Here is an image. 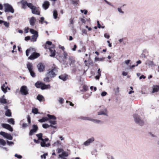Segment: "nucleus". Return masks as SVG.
Returning a JSON list of instances; mask_svg holds the SVG:
<instances>
[{
	"instance_id": "9",
	"label": "nucleus",
	"mask_w": 159,
	"mask_h": 159,
	"mask_svg": "<svg viewBox=\"0 0 159 159\" xmlns=\"http://www.w3.org/2000/svg\"><path fill=\"white\" fill-rule=\"evenodd\" d=\"M98 115H104L107 116H108V112L106 109H104L99 111L98 112Z\"/></svg>"
},
{
	"instance_id": "54",
	"label": "nucleus",
	"mask_w": 159,
	"mask_h": 159,
	"mask_svg": "<svg viewBox=\"0 0 159 159\" xmlns=\"http://www.w3.org/2000/svg\"><path fill=\"white\" fill-rule=\"evenodd\" d=\"M47 155V154L45 153L43 154V155H42L41 156V158H44V159H46V156Z\"/></svg>"
},
{
	"instance_id": "36",
	"label": "nucleus",
	"mask_w": 159,
	"mask_h": 159,
	"mask_svg": "<svg viewBox=\"0 0 159 159\" xmlns=\"http://www.w3.org/2000/svg\"><path fill=\"white\" fill-rule=\"evenodd\" d=\"M7 121L8 123L11 124L13 125L15 124V121L14 120L13 118H10Z\"/></svg>"
},
{
	"instance_id": "45",
	"label": "nucleus",
	"mask_w": 159,
	"mask_h": 159,
	"mask_svg": "<svg viewBox=\"0 0 159 159\" xmlns=\"http://www.w3.org/2000/svg\"><path fill=\"white\" fill-rule=\"evenodd\" d=\"M69 59L70 60V64H72L73 63H74L75 61L73 58V57H69Z\"/></svg>"
},
{
	"instance_id": "32",
	"label": "nucleus",
	"mask_w": 159,
	"mask_h": 159,
	"mask_svg": "<svg viewBox=\"0 0 159 159\" xmlns=\"http://www.w3.org/2000/svg\"><path fill=\"white\" fill-rule=\"evenodd\" d=\"M37 99L39 101L41 102L44 99V97L42 95L39 94L37 96Z\"/></svg>"
},
{
	"instance_id": "19",
	"label": "nucleus",
	"mask_w": 159,
	"mask_h": 159,
	"mask_svg": "<svg viewBox=\"0 0 159 159\" xmlns=\"http://www.w3.org/2000/svg\"><path fill=\"white\" fill-rule=\"evenodd\" d=\"M67 75H66V74H64L59 76V78L63 81H65L67 79Z\"/></svg>"
},
{
	"instance_id": "18",
	"label": "nucleus",
	"mask_w": 159,
	"mask_h": 159,
	"mask_svg": "<svg viewBox=\"0 0 159 159\" xmlns=\"http://www.w3.org/2000/svg\"><path fill=\"white\" fill-rule=\"evenodd\" d=\"M159 91V86L154 85L152 87V93L157 92Z\"/></svg>"
},
{
	"instance_id": "37",
	"label": "nucleus",
	"mask_w": 159,
	"mask_h": 159,
	"mask_svg": "<svg viewBox=\"0 0 159 159\" xmlns=\"http://www.w3.org/2000/svg\"><path fill=\"white\" fill-rule=\"evenodd\" d=\"M30 32L32 34L34 35L38 34V33L37 31L35 30L32 29H30Z\"/></svg>"
},
{
	"instance_id": "50",
	"label": "nucleus",
	"mask_w": 159,
	"mask_h": 159,
	"mask_svg": "<svg viewBox=\"0 0 159 159\" xmlns=\"http://www.w3.org/2000/svg\"><path fill=\"white\" fill-rule=\"evenodd\" d=\"M118 11L121 14H123L124 12L120 8H117Z\"/></svg>"
},
{
	"instance_id": "34",
	"label": "nucleus",
	"mask_w": 159,
	"mask_h": 159,
	"mask_svg": "<svg viewBox=\"0 0 159 159\" xmlns=\"http://www.w3.org/2000/svg\"><path fill=\"white\" fill-rule=\"evenodd\" d=\"M57 12L56 10H54L53 12V16L54 18L56 19L57 17Z\"/></svg>"
},
{
	"instance_id": "56",
	"label": "nucleus",
	"mask_w": 159,
	"mask_h": 159,
	"mask_svg": "<svg viewBox=\"0 0 159 159\" xmlns=\"http://www.w3.org/2000/svg\"><path fill=\"white\" fill-rule=\"evenodd\" d=\"M63 99L62 98H60L59 99V102L61 103L62 104L63 103Z\"/></svg>"
},
{
	"instance_id": "28",
	"label": "nucleus",
	"mask_w": 159,
	"mask_h": 159,
	"mask_svg": "<svg viewBox=\"0 0 159 159\" xmlns=\"http://www.w3.org/2000/svg\"><path fill=\"white\" fill-rule=\"evenodd\" d=\"M38 37V34L36 35H33L32 36L31 41L33 42H35Z\"/></svg>"
},
{
	"instance_id": "47",
	"label": "nucleus",
	"mask_w": 159,
	"mask_h": 159,
	"mask_svg": "<svg viewBox=\"0 0 159 159\" xmlns=\"http://www.w3.org/2000/svg\"><path fill=\"white\" fill-rule=\"evenodd\" d=\"M63 55L64 58L66 59L67 58V57L68 56V54L66 52L64 51Z\"/></svg>"
},
{
	"instance_id": "35",
	"label": "nucleus",
	"mask_w": 159,
	"mask_h": 159,
	"mask_svg": "<svg viewBox=\"0 0 159 159\" xmlns=\"http://www.w3.org/2000/svg\"><path fill=\"white\" fill-rule=\"evenodd\" d=\"M36 136L38 138V140H43V139L42 138V134L40 133L36 134Z\"/></svg>"
},
{
	"instance_id": "8",
	"label": "nucleus",
	"mask_w": 159,
	"mask_h": 159,
	"mask_svg": "<svg viewBox=\"0 0 159 159\" xmlns=\"http://www.w3.org/2000/svg\"><path fill=\"white\" fill-rule=\"evenodd\" d=\"M32 127L33 129L30 131L29 135L30 136L32 135L34 133L36 132L38 129V127L36 125H33Z\"/></svg>"
},
{
	"instance_id": "44",
	"label": "nucleus",
	"mask_w": 159,
	"mask_h": 159,
	"mask_svg": "<svg viewBox=\"0 0 159 159\" xmlns=\"http://www.w3.org/2000/svg\"><path fill=\"white\" fill-rule=\"evenodd\" d=\"M114 91L116 94H117L119 92V87H116L114 89Z\"/></svg>"
},
{
	"instance_id": "25",
	"label": "nucleus",
	"mask_w": 159,
	"mask_h": 159,
	"mask_svg": "<svg viewBox=\"0 0 159 159\" xmlns=\"http://www.w3.org/2000/svg\"><path fill=\"white\" fill-rule=\"evenodd\" d=\"M47 116L48 119H49V120H55L57 119V118L54 115L48 114L47 115Z\"/></svg>"
},
{
	"instance_id": "52",
	"label": "nucleus",
	"mask_w": 159,
	"mask_h": 159,
	"mask_svg": "<svg viewBox=\"0 0 159 159\" xmlns=\"http://www.w3.org/2000/svg\"><path fill=\"white\" fill-rule=\"evenodd\" d=\"M43 80L45 82H48L50 81L49 77H46L43 79Z\"/></svg>"
},
{
	"instance_id": "2",
	"label": "nucleus",
	"mask_w": 159,
	"mask_h": 159,
	"mask_svg": "<svg viewBox=\"0 0 159 159\" xmlns=\"http://www.w3.org/2000/svg\"><path fill=\"white\" fill-rule=\"evenodd\" d=\"M133 117L135 122L140 126H143L145 123L144 118L142 115L140 116L137 114L133 115Z\"/></svg>"
},
{
	"instance_id": "59",
	"label": "nucleus",
	"mask_w": 159,
	"mask_h": 159,
	"mask_svg": "<svg viewBox=\"0 0 159 159\" xmlns=\"http://www.w3.org/2000/svg\"><path fill=\"white\" fill-rule=\"evenodd\" d=\"M44 18L43 17H41L40 18V20L39 21V22L41 24L43 23V22L44 20Z\"/></svg>"
},
{
	"instance_id": "33",
	"label": "nucleus",
	"mask_w": 159,
	"mask_h": 159,
	"mask_svg": "<svg viewBox=\"0 0 159 159\" xmlns=\"http://www.w3.org/2000/svg\"><path fill=\"white\" fill-rule=\"evenodd\" d=\"M5 115L6 116L10 117L11 116V112L10 110H7L6 111Z\"/></svg>"
},
{
	"instance_id": "63",
	"label": "nucleus",
	"mask_w": 159,
	"mask_h": 159,
	"mask_svg": "<svg viewBox=\"0 0 159 159\" xmlns=\"http://www.w3.org/2000/svg\"><path fill=\"white\" fill-rule=\"evenodd\" d=\"M97 23L98 28H101V25L99 23V22L98 21Z\"/></svg>"
},
{
	"instance_id": "11",
	"label": "nucleus",
	"mask_w": 159,
	"mask_h": 159,
	"mask_svg": "<svg viewBox=\"0 0 159 159\" xmlns=\"http://www.w3.org/2000/svg\"><path fill=\"white\" fill-rule=\"evenodd\" d=\"M94 140V138L92 137L88 139L84 143V145L85 146H88L90 144V143L93 142Z\"/></svg>"
},
{
	"instance_id": "62",
	"label": "nucleus",
	"mask_w": 159,
	"mask_h": 159,
	"mask_svg": "<svg viewBox=\"0 0 159 159\" xmlns=\"http://www.w3.org/2000/svg\"><path fill=\"white\" fill-rule=\"evenodd\" d=\"M104 36L105 38L109 39L110 37L109 35L107 34H105L104 35Z\"/></svg>"
},
{
	"instance_id": "42",
	"label": "nucleus",
	"mask_w": 159,
	"mask_h": 159,
	"mask_svg": "<svg viewBox=\"0 0 159 159\" xmlns=\"http://www.w3.org/2000/svg\"><path fill=\"white\" fill-rule=\"evenodd\" d=\"M49 122L51 124V125H55L57 124V121L55 120H49Z\"/></svg>"
},
{
	"instance_id": "64",
	"label": "nucleus",
	"mask_w": 159,
	"mask_h": 159,
	"mask_svg": "<svg viewBox=\"0 0 159 159\" xmlns=\"http://www.w3.org/2000/svg\"><path fill=\"white\" fill-rule=\"evenodd\" d=\"M58 150V153H60L61 152H62L63 151V150L62 149H61V148H58L57 149Z\"/></svg>"
},
{
	"instance_id": "17",
	"label": "nucleus",
	"mask_w": 159,
	"mask_h": 159,
	"mask_svg": "<svg viewBox=\"0 0 159 159\" xmlns=\"http://www.w3.org/2000/svg\"><path fill=\"white\" fill-rule=\"evenodd\" d=\"M91 121L95 124H102L103 123V122L100 120L93 118L92 119Z\"/></svg>"
},
{
	"instance_id": "22",
	"label": "nucleus",
	"mask_w": 159,
	"mask_h": 159,
	"mask_svg": "<svg viewBox=\"0 0 159 159\" xmlns=\"http://www.w3.org/2000/svg\"><path fill=\"white\" fill-rule=\"evenodd\" d=\"M37 67L38 70H44V64L42 63H39L38 64Z\"/></svg>"
},
{
	"instance_id": "31",
	"label": "nucleus",
	"mask_w": 159,
	"mask_h": 159,
	"mask_svg": "<svg viewBox=\"0 0 159 159\" xmlns=\"http://www.w3.org/2000/svg\"><path fill=\"white\" fill-rule=\"evenodd\" d=\"M141 61L139 60L136 61V63H137L136 65H133L131 66L130 67V69H132L135 66H138V64H141Z\"/></svg>"
},
{
	"instance_id": "46",
	"label": "nucleus",
	"mask_w": 159,
	"mask_h": 159,
	"mask_svg": "<svg viewBox=\"0 0 159 159\" xmlns=\"http://www.w3.org/2000/svg\"><path fill=\"white\" fill-rule=\"evenodd\" d=\"M50 127V125L47 124H44L43 125V127L44 129H46Z\"/></svg>"
},
{
	"instance_id": "20",
	"label": "nucleus",
	"mask_w": 159,
	"mask_h": 159,
	"mask_svg": "<svg viewBox=\"0 0 159 159\" xmlns=\"http://www.w3.org/2000/svg\"><path fill=\"white\" fill-rule=\"evenodd\" d=\"M44 140V139H43V140H41V142L40 144L41 146L42 147H48L50 145V143H48V144H46L45 142L43 141Z\"/></svg>"
},
{
	"instance_id": "14",
	"label": "nucleus",
	"mask_w": 159,
	"mask_h": 159,
	"mask_svg": "<svg viewBox=\"0 0 159 159\" xmlns=\"http://www.w3.org/2000/svg\"><path fill=\"white\" fill-rule=\"evenodd\" d=\"M54 70H51L47 73V75L50 77H53L56 75V74L54 71Z\"/></svg>"
},
{
	"instance_id": "40",
	"label": "nucleus",
	"mask_w": 159,
	"mask_h": 159,
	"mask_svg": "<svg viewBox=\"0 0 159 159\" xmlns=\"http://www.w3.org/2000/svg\"><path fill=\"white\" fill-rule=\"evenodd\" d=\"M29 71L32 77H34L36 76L35 73L33 71V70H29Z\"/></svg>"
},
{
	"instance_id": "49",
	"label": "nucleus",
	"mask_w": 159,
	"mask_h": 159,
	"mask_svg": "<svg viewBox=\"0 0 159 159\" xmlns=\"http://www.w3.org/2000/svg\"><path fill=\"white\" fill-rule=\"evenodd\" d=\"M71 3L72 4L75 5L78 4V1H74L73 0H71Z\"/></svg>"
},
{
	"instance_id": "55",
	"label": "nucleus",
	"mask_w": 159,
	"mask_h": 159,
	"mask_svg": "<svg viewBox=\"0 0 159 159\" xmlns=\"http://www.w3.org/2000/svg\"><path fill=\"white\" fill-rule=\"evenodd\" d=\"M15 157L19 158H22V156L20 155H18L17 154L15 155Z\"/></svg>"
},
{
	"instance_id": "48",
	"label": "nucleus",
	"mask_w": 159,
	"mask_h": 159,
	"mask_svg": "<svg viewBox=\"0 0 159 159\" xmlns=\"http://www.w3.org/2000/svg\"><path fill=\"white\" fill-rule=\"evenodd\" d=\"M80 11L82 13H84V15L87 14V12H88L87 10H80Z\"/></svg>"
},
{
	"instance_id": "5",
	"label": "nucleus",
	"mask_w": 159,
	"mask_h": 159,
	"mask_svg": "<svg viewBox=\"0 0 159 159\" xmlns=\"http://www.w3.org/2000/svg\"><path fill=\"white\" fill-rule=\"evenodd\" d=\"M5 12H10L12 13H14V10L12 7L8 3L4 4Z\"/></svg>"
},
{
	"instance_id": "29",
	"label": "nucleus",
	"mask_w": 159,
	"mask_h": 159,
	"mask_svg": "<svg viewBox=\"0 0 159 159\" xmlns=\"http://www.w3.org/2000/svg\"><path fill=\"white\" fill-rule=\"evenodd\" d=\"M49 120V119L47 117H43L42 119L38 120L40 122H43Z\"/></svg>"
},
{
	"instance_id": "21",
	"label": "nucleus",
	"mask_w": 159,
	"mask_h": 159,
	"mask_svg": "<svg viewBox=\"0 0 159 159\" xmlns=\"http://www.w3.org/2000/svg\"><path fill=\"white\" fill-rule=\"evenodd\" d=\"M131 62V61L130 60H126L125 61V64L128 66V68L129 69H131L130 68V66L133 65L132 64Z\"/></svg>"
},
{
	"instance_id": "38",
	"label": "nucleus",
	"mask_w": 159,
	"mask_h": 159,
	"mask_svg": "<svg viewBox=\"0 0 159 159\" xmlns=\"http://www.w3.org/2000/svg\"><path fill=\"white\" fill-rule=\"evenodd\" d=\"M105 59V58L104 57H102V58H98L96 57L95 59V61H102Z\"/></svg>"
},
{
	"instance_id": "24",
	"label": "nucleus",
	"mask_w": 159,
	"mask_h": 159,
	"mask_svg": "<svg viewBox=\"0 0 159 159\" xmlns=\"http://www.w3.org/2000/svg\"><path fill=\"white\" fill-rule=\"evenodd\" d=\"M5 96L3 95L1 98H0V102L2 104H6L7 103V100L4 98Z\"/></svg>"
},
{
	"instance_id": "51",
	"label": "nucleus",
	"mask_w": 159,
	"mask_h": 159,
	"mask_svg": "<svg viewBox=\"0 0 159 159\" xmlns=\"http://www.w3.org/2000/svg\"><path fill=\"white\" fill-rule=\"evenodd\" d=\"M4 23V25H5V26L6 27H8L9 25V23L8 22H7L4 21V22H3Z\"/></svg>"
},
{
	"instance_id": "6",
	"label": "nucleus",
	"mask_w": 159,
	"mask_h": 159,
	"mask_svg": "<svg viewBox=\"0 0 159 159\" xmlns=\"http://www.w3.org/2000/svg\"><path fill=\"white\" fill-rule=\"evenodd\" d=\"M28 89L25 86H22L20 88V92L21 93L24 95H26L29 94Z\"/></svg>"
},
{
	"instance_id": "53",
	"label": "nucleus",
	"mask_w": 159,
	"mask_h": 159,
	"mask_svg": "<svg viewBox=\"0 0 159 159\" xmlns=\"http://www.w3.org/2000/svg\"><path fill=\"white\" fill-rule=\"evenodd\" d=\"M107 94V93L106 92L103 91L101 95L102 97H104L106 96Z\"/></svg>"
},
{
	"instance_id": "16",
	"label": "nucleus",
	"mask_w": 159,
	"mask_h": 159,
	"mask_svg": "<svg viewBox=\"0 0 159 159\" xmlns=\"http://www.w3.org/2000/svg\"><path fill=\"white\" fill-rule=\"evenodd\" d=\"M50 5L49 2L48 1H44L43 4V7L45 9H47Z\"/></svg>"
},
{
	"instance_id": "30",
	"label": "nucleus",
	"mask_w": 159,
	"mask_h": 159,
	"mask_svg": "<svg viewBox=\"0 0 159 159\" xmlns=\"http://www.w3.org/2000/svg\"><path fill=\"white\" fill-rule=\"evenodd\" d=\"M27 66L28 70H32L33 69V65L31 63H28L27 64Z\"/></svg>"
},
{
	"instance_id": "7",
	"label": "nucleus",
	"mask_w": 159,
	"mask_h": 159,
	"mask_svg": "<svg viewBox=\"0 0 159 159\" xmlns=\"http://www.w3.org/2000/svg\"><path fill=\"white\" fill-rule=\"evenodd\" d=\"M0 134L9 140H12V137L9 134L1 131L0 132Z\"/></svg>"
},
{
	"instance_id": "3",
	"label": "nucleus",
	"mask_w": 159,
	"mask_h": 159,
	"mask_svg": "<svg viewBox=\"0 0 159 159\" xmlns=\"http://www.w3.org/2000/svg\"><path fill=\"white\" fill-rule=\"evenodd\" d=\"M35 86L37 88H40L42 90L50 89L51 86L49 84H45L41 81H38L35 84Z\"/></svg>"
},
{
	"instance_id": "43",
	"label": "nucleus",
	"mask_w": 159,
	"mask_h": 159,
	"mask_svg": "<svg viewBox=\"0 0 159 159\" xmlns=\"http://www.w3.org/2000/svg\"><path fill=\"white\" fill-rule=\"evenodd\" d=\"M97 72L98 74V75H96L95 76V78L97 80H98L100 76L101 75V71H100V70H98Z\"/></svg>"
},
{
	"instance_id": "60",
	"label": "nucleus",
	"mask_w": 159,
	"mask_h": 159,
	"mask_svg": "<svg viewBox=\"0 0 159 159\" xmlns=\"http://www.w3.org/2000/svg\"><path fill=\"white\" fill-rule=\"evenodd\" d=\"M83 89L85 91H86L87 89H88V87H87V86H85V85H84L83 86Z\"/></svg>"
},
{
	"instance_id": "13",
	"label": "nucleus",
	"mask_w": 159,
	"mask_h": 159,
	"mask_svg": "<svg viewBox=\"0 0 159 159\" xmlns=\"http://www.w3.org/2000/svg\"><path fill=\"white\" fill-rule=\"evenodd\" d=\"M29 22L30 25L33 26L36 21V19L34 17H32L29 19Z\"/></svg>"
},
{
	"instance_id": "15",
	"label": "nucleus",
	"mask_w": 159,
	"mask_h": 159,
	"mask_svg": "<svg viewBox=\"0 0 159 159\" xmlns=\"http://www.w3.org/2000/svg\"><path fill=\"white\" fill-rule=\"evenodd\" d=\"M21 3L22 5V7L24 9H25L26 8V6H27L29 7V4H32L30 3H27L26 1L24 0H22L20 2Z\"/></svg>"
},
{
	"instance_id": "12",
	"label": "nucleus",
	"mask_w": 159,
	"mask_h": 159,
	"mask_svg": "<svg viewBox=\"0 0 159 159\" xmlns=\"http://www.w3.org/2000/svg\"><path fill=\"white\" fill-rule=\"evenodd\" d=\"M2 90L4 93H6L7 91V90H10V88L7 86H6L5 84H3L1 87Z\"/></svg>"
},
{
	"instance_id": "41",
	"label": "nucleus",
	"mask_w": 159,
	"mask_h": 159,
	"mask_svg": "<svg viewBox=\"0 0 159 159\" xmlns=\"http://www.w3.org/2000/svg\"><path fill=\"white\" fill-rule=\"evenodd\" d=\"M6 144L5 141L2 139H0V144L4 146Z\"/></svg>"
},
{
	"instance_id": "39",
	"label": "nucleus",
	"mask_w": 159,
	"mask_h": 159,
	"mask_svg": "<svg viewBox=\"0 0 159 159\" xmlns=\"http://www.w3.org/2000/svg\"><path fill=\"white\" fill-rule=\"evenodd\" d=\"M32 112L35 114L38 113V109L35 108H32Z\"/></svg>"
},
{
	"instance_id": "58",
	"label": "nucleus",
	"mask_w": 159,
	"mask_h": 159,
	"mask_svg": "<svg viewBox=\"0 0 159 159\" xmlns=\"http://www.w3.org/2000/svg\"><path fill=\"white\" fill-rule=\"evenodd\" d=\"M28 126V125L27 124V123H24L22 125V127L24 128H25L26 127H27Z\"/></svg>"
},
{
	"instance_id": "27",
	"label": "nucleus",
	"mask_w": 159,
	"mask_h": 159,
	"mask_svg": "<svg viewBox=\"0 0 159 159\" xmlns=\"http://www.w3.org/2000/svg\"><path fill=\"white\" fill-rule=\"evenodd\" d=\"M146 64L148 66L152 67L155 66L153 62L152 61H148L146 63Z\"/></svg>"
},
{
	"instance_id": "26",
	"label": "nucleus",
	"mask_w": 159,
	"mask_h": 159,
	"mask_svg": "<svg viewBox=\"0 0 159 159\" xmlns=\"http://www.w3.org/2000/svg\"><path fill=\"white\" fill-rule=\"evenodd\" d=\"M80 118L84 120H90L91 121L92 119V118L90 117L86 116H80Z\"/></svg>"
},
{
	"instance_id": "61",
	"label": "nucleus",
	"mask_w": 159,
	"mask_h": 159,
	"mask_svg": "<svg viewBox=\"0 0 159 159\" xmlns=\"http://www.w3.org/2000/svg\"><path fill=\"white\" fill-rule=\"evenodd\" d=\"M8 144L9 145H12L14 144V143L13 142H10L8 141H7Z\"/></svg>"
},
{
	"instance_id": "1",
	"label": "nucleus",
	"mask_w": 159,
	"mask_h": 159,
	"mask_svg": "<svg viewBox=\"0 0 159 159\" xmlns=\"http://www.w3.org/2000/svg\"><path fill=\"white\" fill-rule=\"evenodd\" d=\"M35 49L34 48H30L26 51V54L28 57L29 53L31 54V55L29 57L28 59L30 60H34L40 56L39 53L35 52Z\"/></svg>"
},
{
	"instance_id": "10",
	"label": "nucleus",
	"mask_w": 159,
	"mask_h": 159,
	"mask_svg": "<svg viewBox=\"0 0 159 159\" xmlns=\"http://www.w3.org/2000/svg\"><path fill=\"white\" fill-rule=\"evenodd\" d=\"M2 126L4 128H5L7 129H8L10 131H12L13 130V128L11 126L8 124H2Z\"/></svg>"
},
{
	"instance_id": "4",
	"label": "nucleus",
	"mask_w": 159,
	"mask_h": 159,
	"mask_svg": "<svg viewBox=\"0 0 159 159\" xmlns=\"http://www.w3.org/2000/svg\"><path fill=\"white\" fill-rule=\"evenodd\" d=\"M28 5L29 7L31 10L32 13L36 15L39 14L40 13L38 7L33 5L32 4H29Z\"/></svg>"
},
{
	"instance_id": "57",
	"label": "nucleus",
	"mask_w": 159,
	"mask_h": 159,
	"mask_svg": "<svg viewBox=\"0 0 159 159\" xmlns=\"http://www.w3.org/2000/svg\"><path fill=\"white\" fill-rule=\"evenodd\" d=\"M62 155L64 157H67L68 156V154L65 152H62Z\"/></svg>"
},
{
	"instance_id": "23",
	"label": "nucleus",
	"mask_w": 159,
	"mask_h": 159,
	"mask_svg": "<svg viewBox=\"0 0 159 159\" xmlns=\"http://www.w3.org/2000/svg\"><path fill=\"white\" fill-rule=\"evenodd\" d=\"M49 51L51 52L50 56L51 57H54L55 55V51L54 48H50Z\"/></svg>"
}]
</instances>
